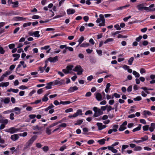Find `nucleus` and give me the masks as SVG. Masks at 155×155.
<instances>
[{"label": "nucleus", "mask_w": 155, "mask_h": 155, "mask_svg": "<svg viewBox=\"0 0 155 155\" xmlns=\"http://www.w3.org/2000/svg\"><path fill=\"white\" fill-rule=\"evenodd\" d=\"M143 129L144 131L147 130L149 129V126L147 125L144 126H143Z\"/></svg>", "instance_id": "nucleus-50"}, {"label": "nucleus", "mask_w": 155, "mask_h": 155, "mask_svg": "<svg viewBox=\"0 0 155 155\" xmlns=\"http://www.w3.org/2000/svg\"><path fill=\"white\" fill-rule=\"evenodd\" d=\"M92 114V111L91 110H88L87 111L85 114V115H87L90 114Z\"/></svg>", "instance_id": "nucleus-55"}, {"label": "nucleus", "mask_w": 155, "mask_h": 155, "mask_svg": "<svg viewBox=\"0 0 155 155\" xmlns=\"http://www.w3.org/2000/svg\"><path fill=\"white\" fill-rule=\"evenodd\" d=\"M141 125L139 124L138 127L134 129L132 131L133 132H135L139 130H140L141 128Z\"/></svg>", "instance_id": "nucleus-28"}, {"label": "nucleus", "mask_w": 155, "mask_h": 155, "mask_svg": "<svg viewBox=\"0 0 155 155\" xmlns=\"http://www.w3.org/2000/svg\"><path fill=\"white\" fill-rule=\"evenodd\" d=\"M148 137L146 135L144 136L143 137H142L141 138V139H142L141 141H145L147 140L148 139Z\"/></svg>", "instance_id": "nucleus-44"}, {"label": "nucleus", "mask_w": 155, "mask_h": 155, "mask_svg": "<svg viewBox=\"0 0 155 155\" xmlns=\"http://www.w3.org/2000/svg\"><path fill=\"white\" fill-rule=\"evenodd\" d=\"M93 110L94 112L93 115L94 117H97L103 114L102 110L100 109L98 107H94Z\"/></svg>", "instance_id": "nucleus-1"}, {"label": "nucleus", "mask_w": 155, "mask_h": 155, "mask_svg": "<svg viewBox=\"0 0 155 155\" xmlns=\"http://www.w3.org/2000/svg\"><path fill=\"white\" fill-rule=\"evenodd\" d=\"M114 27L117 30H121V28L119 25L118 24H116L114 25Z\"/></svg>", "instance_id": "nucleus-48"}, {"label": "nucleus", "mask_w": 155, "mask_h": 155, "mask_svg": "<svg viewBox=\"0 0 155 155\" xmlns=\"http://www.w3.org/2000/svg\"><path fill=\"white\" fill-rule=\"evenodd\" d=\"M84 38L83 36H81L78 40V41L79 43V45H80L84 41Z\"/></svg>", "instance_id": "nucleus-39"}, {"label": "nucleus", "mask_w": 155, "mask_h": 155, "mask_svg": "<svg viewBox=\"0 0 155 155\" xmlns=\"http://www.w3.org/2000/svg\"><path fill=\"white\" fill-rule=\"evenodd\" d=\"M0 100L2 102H4L5 104H8L10 101V98L8 97H7L5 99L1 98Z\"/></svg>", "instance_id": "nucleus-11"}, {"label": "nucleus", "mask_w": 155, "mask_h": 155, "mask_svg": "<svg viewBox=\"0 0 155 155\" xmlns=\"http://www.w3.org/2000/svg\"><path fill=\"white\" fill-rule=\"evenodd\" d=\"M152 115L151 113L148 110H144L143 112V115L145 117H146L147 115Z\"/></svg>", "instance_id": "nucleus-24"}, {"label": "nucleus", "mask_w": 155, "mask_h": 155, "mask_svg": "<svg viewBox=\"0 0 155 155\" xmlns=\"http://www.w3.org/2000/svg\"><path fill=\"white\" fill-rule=\"evenodd\" d=\"M53 86V84L51 83V82L47 83V86L45 87V88L47 89H49L51 88V86Z\"/></svg>", "instance_id": "nucleus-25"}, {"label": "nucleus", "mask_w": 155, "mask_h": 155, "mask_svg": "<svg viewBox=\"0 0 155 155\" xmlns=\"http://www.w3.org/2000/svg\"><path fill=\"white\" fill-rule=\"evenodd\" d=\"M141 99V97L140 96H137L134 99V100L135 101H139Z\"/></svg>", "instance_id": "nucleus-57"}, {"label": "nucleus", "mask_w": 155, "mask_h": 155, "mask_svg": "<svg viewBox=\"0 0 155 155\" xmlns=\"http://www.w3.org/2000/svg\"><path fill=\"white\" fill-rule=\"evenodd\" d=\"M75 12V11L74 9L69 8L67 10V12L68 15H71L74 13Z\"/></svg>", "instance_id": "nucleus-17"}, {"label": "nucleus", "mask_w": 155, "mask_h": 155, "mask_svg": "<svg viewBox=\"0 0 155 155\" xmlns=\"http://www.w3.org/2000/svg\"><path fill=\"white\" fill-rule=\"evenodd\" d=\"M13 57L15 58H19L20 57V55L19 54H15L12 55Z\"/></svg>", "instance_id": "nucleus-56"}, {"label": "nucleus", "mask_w": 155, "mask_h": 155, "mask_svg": "<svg viewBox=\"0 0 155 155\" xmlns=\"http://www.w3.org/2000/svg\"><path fill=\"white\" fill-rule=\"evenodd\" d=\"M8 46L9 49H12L15 47V45L14 44H10L8 45Z\"/></svg>", "instance_id": "nucleus-52"}, {"label": "nucleus", "mask_w": 155, "mask_h": 155, "mask_svg": "<svg viewBox=\"0 0 155 155\" xmlns=\"http://www.w3.org/2000/svg\"><path fill=\"white\" fill-rule=\"evenodd\" d=\"M1 123H2L3 124H4L6 125L7 124L8 122V121L7 119H1Z\"/></svg>", "instance_id": "nucleus-22"}, {"label": "nucleus", "mask_w": 155, "mask_h": 155, "mask_svg": "<svg viewBox=\"0 0 155 155\" xmlns=\"http://www.w3.org/2000/svg\"><path fill=\"white\" fill-rule=\"evenodd\" d=\"M78 87L76 86L70 87L68 90L69 93H72L78 90Z\"/></svg>", "instance_id": "nucleus-13"}, {"label": "nucleus", "mask_w": 155, "mask_h": 155, "mask_svg": "<svg viewBox=\"0 0 155 155\" xmlns=\"http://www.w3.org/2000/svg\"><path fill=\"white\" fill-rule=\"evenodd\" d=\"M20 110L18 107H15L12 110V112H14L16 114H18L20 113Z\"/></svg>", "instance_id": "nucleus-15"}, {"label": "nucleus", "mask_w": 155, "mask_h": 155, "mask_svg": "<svg viewBox=\"0 0 155 155\" xmlns=\"http://www.w3.org/2000/svg\"><path fill=\"white\" fill-rule=\"evenodd\" d=\"M144 5L143 4H140L136 6L137 8L140 11L145 10L148 11V12L150 11L151 9L148 7H144Z\"/></svg>", "instance_id": "nucleus-4"}, {"label": "nucleus", "mask_w": 155, "mask_h": 155, "mask_svg": "<svg viewBox=\"0 0 155 155\" xmlns=\"http://www.w3.org/2000/svg\"><path fill=\"white\" fill-rule=\"evenodd\" d=\"M5 51L2 46L0 45V53L1 54H3L5 53Z\"/></svg>", "instance_id": "nucleus-47"}, {"label": "nucleus", "mask_w": 155, "mask_h": 155, "mask_svg": "<svg viewBox=\"0 0 155 155\" xmlns=\"http://www.w3.org/2000/svg\"><path fill=\"white\" fill-rule=\"evenodd\" d=\"M133 74L136 78H139L140 77V74L139 73L135 71H134L133 72Z\"/></svg>", "instance_id": "nucleus-36"}, {"label": "nucleus", "mask_w": 155, "mask_h": 155, "mask_svg": "<svg viewBox=\"0 0 155 155\" xmlns=\"http://www.w3.org/2000/svg\"><path fill=\"white\" fill-rule=\"evenodd\" d=\"M67 146L65 145H64L63 146L60 147L59 149V150L63 152L64 150L66 148Z\"/></svg>", "instance_id": "nucleus-41"}, {"label": "nucleus", "mask_w": 155, "mask_h": 155, "mask_svg": "<svg viewBox=\"0 0 155 155\" xmlns=\"http://www.w3.org/2000/svg\"><path fill=\"white\" fill-rule=\"evenodd\" d=\"M46 68V67H45V66L43 67H39V69L38 71H40L41 73H42L44 71Z\"/></svg>", "instance_id": "nucleus-32"}, {"label": "nucleus", "mask_w": 155, "mask_h": 155, "mask_svg": "<svg viewBox=\"0 0 155 155\" xmlns=\"http://www.w3.org/2000/svg\"><path fill=\"white\" fill-rule=\"evenodd\" d=\"M49 60L51 62L55 63L58 61V57L56 56L54 57H49Z\"/></svg>", "instance_id": "nucleus-12"}, {"label": "nucleus", "mask_w": 155, "mask_h": 155, "mask_svg": "<svg viewBox=\"0 0 155 155\" xmlns=\"http://www.w3.org/2000/svg\"><path fill=\"white\" fill-rule=\"evenodd\" d=\"M42 127H39L38 125H36L33 126L32 127V129L34 130H38L39 131H41L42 130Z\"/></svg>", "instance_id": "nucleus-18"}, {"label": "nucleus", "mask_w": 155, "mask_h": 155, "mask_svg": "<svg viewBox=\"0 0 155 155\" xmlns=\"http://www.w3.org/2000/svg\"><path fill=\"white\" fill-rule=\"evenodd\" d=\"M73 70L74 71L77 72V74L80 75L82 74L83 71V70L80 65L76 66Z\"/></svg>", "instance_id": "nucleus-5"}, {"label": "nucleus", "mask_w": 155, "mask_h": 155, "mask_svg": "<svg viewBox=\"0 0 155 155\" xmlns=\"http://www.w3.org/2000/svg\"><path fill=\"white\" fill-rule=\"evenodd\" d=\"M61 123V122H60L54 123L51 124V125H50L48 127L50 128H51L57 125L59 123Z\"/></svg>", "instance_id": "nucleus-46"}, {"label": "nucleus", "mask_w": 155, "mask_h": 155, "mask_svg": "<svg viewBox=\"0 0 155 155\" xmlns=\"http://www.w3.org/2000/svg\"><path fill=\"white\" fill-rule=\"evenodd\" d=\"M126 125V121L124 122L122 125L120 126V128H119V130L120 131H122L125 129V127H123L122 125Z\"/></svg>", "instance_id": "nucleus-20"}, {"label": "nucleus", "mask_w": 155, "mask_h": 155, "mask_svg": "<svg viewBox=\"0 0 155 155\" xmlns=\"http://www.w3.org/2000/svg\"><path fill=\"white\" fill-rule=\"evenodd\" d=\"M19 91V90L18 89H14L12 88H10L7 90V91L8 92H12L14 93H17Z\"/></svg>", "instance_id": "nucleus-19"}, {"label": "nucleus", "mask_w": 155, "mask_h": 155, "mask_svg": "<svg viewBox=\"0 0 155 155\" xmlns=\"http://www.w3.org/2000/svg\"><path fill=\"white\" fill-rule=\"evenodd\" d=\"M89 45V44L88 43H84L80 45L81 47H88Z\"/></svg>", "instance_id": "nucleus-35"}, {"label": "nucleus", "mask_w": 155, "mask_h": 155, "mask_svg": "<svg viewBox=\"0 0 155 155\" xmlns=\"http://www.w3.org/2000/svg\"><path fill=\"white\" fill-rule=\"evenodd\" d=\"M62 71L65 74H68L70 73V71H68V70L67 69H64L62 70Z\"/></svg>", "instance_id": "nucleus-60"}, {"label": "nucleus", "mask_w": 155, "mask_h": 155, "mask_svg": "<svg viewBox=\"0 0 155 155\" xmlns=\"http://www.w3.org/2000/svg\"><path fill=\"white\" fill-rule=\"evenodd\" d=\"M99 17L101 18V21L102 22L99 24V26H105V20L104 15L101 14L99 15Z\"/></svg>", "instance_id": "nucleus-8"}, {"label": "nucleus", "mask_w": 155, "mask_h": 155, "mask_svg": "<svg viewBox=\"0 0 155 155\" xmlns=\"http://www.w3.org/2000/svg\"><path fill=\"white\" fill-rule=\"evenodd\" d=\"M39 31H36L34 32V36L35 37L39 38L40 36V35L39 34Z\"/></svg>", "instance_id": "nucleus-31"}, {"label": "nucleus", "mask_w": 155, "mask_h": 155, "mask_svg": "<svg viewBox=\"0 0 155 155\" xmlns=\"http://www.w3.org/2000/svg\"><path fill=\"white\" fill-rule=\"evenodd\" d=\"M94 94L96 97V98L97 100L100 101L102 100V95L100 93H95Z\"/></svg>", "instance_id": "nucleus-14"}, {"label": "nucleus", "mask_w": 155, "mask_h": 155, "mask_svg": "<svg viewBox=\"0 0 155 155\" xmlns=\"http://www.w3.org/2000/svg\"><path fill=\"white\" fill-rule=\"evenodd\" d=\"M26 18H24L23 17H15L13 18V19L16 21H23L25 20Z\"/></svg>", "instance_id": "nucleus-16"}, {"label": "nucleus", "mask_w": 155, "mask_h": 155, "mask_svg": "<svg viewBox=\"0 0 155 155\" xmlns=\"http://www.w3.org/2000/svg\"><path fill=\"white\" fill-rule=\"evenodd\" d=\"M50 48V46L49 45H46L44 47H42L41 48V50H47L49 48Z\"/></svg>", "instance_id": "nucleus-54"}, {"label": "nucleus", "mask_w": 155, "mask_h": 155, "mask_svg": "<svg viewBox=\"0 0 155 155\" xmlns=\"http://www.w3.org/2000/svg\"><path fill=\"white\" fill-rule=\"evenodd\" d=\"M66 13L64 11H63V14L57 15L54 17L53 19H56L64 16L65 14Z\"/></svg>", "instance_id": "nucleus-23"}, {"label": "nucleus", "mask_w": 155, "mask_h": 155, "mask_svg": "<svg viewBox=\"0 0 155 155\" xmlns=\"http://www.w3.org/2000/svg\"><path fill=\"white\" fill-rule=\"evenodd\" d=\"M36 117L35 114H30L29 115V117L31 119H34Z\"/></svg>", "instance_id": "nucleus-58"}, {"label": "nucleus", "mask_w": 155, "mask_h": 155, "mask_svg": "<svg viewBox=\"0 0 155 155\" xmlns=\"http://www.w3.org/2000/svg\"><path fill=\"white\" fill-rule=\"evenodd\" d=\"M51 83H52L53 84V86L57 85H60L62 84H64L65 83L64 80L63 79L60 80L59 78H58L57 80L51 82Z\"/></svg>", "instance_id": "nucleus-3"}, {"label": "nucleus", "mask_w": 155, "mask_h": 155, "mask_svg": "<svg viewBox=\"0 0 155 155\" xmlns=\"http://www.w3.org/2000/svg\"><path fill=\"white\" fill-rule=\"evenodd\" d=\"M70 102L68 101H61L60 102V104H62L63 105H65L68 104H70Z\"/></svg>", "instance_id": "nucleus-33"}, {"label": "nucleus", "mask_w": 155, "mask_h": 155, "mask_svg": "<svg viewBox=\"0 0 155 155\" xmlns=\"http://www.w3.org/2000/svg\"><path fill=\"white\" fill-rule=\"evenodd\" d=\"M96 125L99 130H101L106 127V125H103V124L101 123L97 122V123Z\"/></svg>", "instance_id": "nucleus-9"}, {"label": "nucleus", "mask_w": 155, "mask_h": 155, "mask_svg": "<svg viewBox=\"0 0 155 155\" xmlns=\"http://www.w3.org/2000/svg\"><path fill=\"white\" fill-rule=\"evenodd\" d=\"M40 18V17L39 16L36 15H34L32 17V18L34 19H38Z\"/></svg>", "instance_id": "nucleus-51"}, {"label": "nucleus", "mask_w": 155, "mask_h": 155, "mask_svg": "<svg viewBox=\"0 0 155 155\" xmlns=\"http://www.w3.org/2000/svg\"><path fill=\"white\" fill-rule=\"evenodd\" d=\"M106 140L103 138L102 139L99 140L97 141V142L100 145H103L105 143Z\"/></svg>", "instance_id": "nucleus-21"}, {"label": "nucleus", "mask_w": 155, "mask_h": 155, "mask_svg": "<svg viewBox=\"0 0 155 155\" xmlns=\"http://www.w3.org/2000/svg\"><path fill=\"white\" fill-rule=\"evenodd\" d=\"M42 149L45 152H46L49 150V148L47 146H45L42 148Z\"/></svg>", "instance_id": "nucleus-40"}, {"label": "nucleus", "mask_w": 155, "mask_h": 155, "mask_svg": "<svg viewBox=\"0 0 155 155\" xmlns=\"http://www.w3.org/2000/svg\"><path fill=\"white\" fill-rule=\"evenodd\" d=\"M20 130V129L14 127H10L8 129H6L5 131L6 132H8L11 134H12L18 132H19Z\"/></svg>", "instance_id": "nucleus-2"}, {"label": "nucleus", "mask_w": 155, "mask_h": 155, "mask_svg": "<svg viewBox=\"0 0 155 155\" xmlns=\"http://www.w3.org/2000/svg\"><path fill=\"white\" fill-rule=\"evenodd\" d=\"M96 52L99 55L101 56L102 55V51L101 50H97Z\"/></svg>", "instance_id": "nucleus-61"}, {"label": "nucleus", "mask_w": 155, "mask_h": 155, "mask_svg": "<svg viewBox=\"0 0 155 155\" xmlns=\"http://www.w3.org/2000/svg\"><path fill=\"white\" fill-rule=\"evenodd\" d=\"M48 94H46L45 95L44 97L42 98L41 101H47L48 100Z\"/></svg>", "instance_id": "nucleus-27"}, {"label": "nucleus", "mask_w": 155, "mask_h": 155, "mask_svg": "<svg viewBox=\"0 0 155 155\" xmlns=\"http://www.w3.org/2000/svg\"><path fill=\"white\" fill-rule=\"evenodd\" d=\"M41 100H38L35 101L34 102H31V104H38L41 102Z\"/></svg>", "instance_id": "nucleus-43"}, {"label": "nucleus", "mask_w": 155, "mask_h": 155, "mask_svg": "<svg viewBox=\"0 0 155 155\" xmlns=\"http://www.w3.org/2000/svg\"><path fill=\"white\" fill-rule=\"evenodd\" d=\"M15 76L13 75H11L9 76L8 79L9 80H12L14 78Z\"/></svg>", "instance_id": "nucleus-64"}, {"label": "nucleus", "mask_w": 155, "mask_h": 155, "mask_svg": "<svg viewBox=\"0 0 155 155\" xmlns=\"http://www.w3.org/2000/svg\"><path fill=\"white\" fill-rule=\"evenodd\" d=\"M50 128L48 127L46 129V133L48 135H50L51 134V130L50 129Z\"/></svg>", "instance_id": "nucleus-26"}, {"label": "nucleus", "mask_w": 155, "mask_h": 155, "mask_svg": "<svg viewBox=\"0 0 155 155\" xmlns=\"http://www.w3.org/2000/svg\"><path fill=\"white\" fill-rule=\"evenodd\" d=\"M37 137L36 135L33 136L27 142L26 146L27 147L30 146L37 138Z\"/></svg>", "instance_id": "nucleus-6"}, {"label": "nucleus", "mask_w": 155, "mask_h": 155, "mask_svg": "<svg viewBox=\"0 0 155 155\" xmlns=\"http://www.w3.org/2000/svg\"><path fill=\"white\" fill-rule=\"evenodd\" d=\"M114 41V39L112 38H109L107 39L106 41L104 42V44H107L109 42L112 41Z\"/></svg>", "instance_id": "nucleus-38"}, {"label": "nucleus", "mask_w": 155, "mask_h": 155, "mask_svg": "<svg viewBox=\"0 0 155 155\" xmlns=\"http://www.w3.org/2000/svg\"><path fill=\"white\" fill-rule=\"evenodd\" d=\"M73 109L71 108H69L66 109L65 110V112L66 113L71 112L73 111Z\"/></svg>", "instance_id": "nucleus-63"}, {"label": "nucleus", "mask_w": 155, "mask_h": 155, "mask_svg": "<svg viewBox=\"0 0 155 155\" xmlns=\"http://www.w3.org/2000/svg\"><path fill=\"white\" fill-rule=\"evenodd\" d=\"M83 121V119L77 121V122L74 123L75 125H80L82 124Z\"/></svg>", "instance_id": "nucleus-29"}, {"label": "nucleus", "mask_w": 155, "mask_h": 155, "mask_svg": "<svg viewBox=\"0 0 155 155\" xmlns=\"http://www.w3.org/2000/svg\"><path fill=\"white\" fill-rule=\"evenodd\" d=\"M31 24V22L25 23L23 24V27L24 28H25L27 26H30Z\"/></svg>", "instance_id": "nucleus-37"}, {"label": "nucleus", "mask_w": 155, "mask_h": 155, "mask_svg": "<svg viewBox=\"0 0 155 155\" xmlns=\"http://www.w3.org/2000/svg\"><path fill=\"white\" fill-rule=\"evenodd\" d=\"M120 32V31H116L114 33H112L111 35L113 36V37H114L116 35H117Z\"/></svg>", "instance_id": "nucleus-53"}, {"label": "nucleus", "mask_w": 155, "mask_h": 155, "mask_svg": "<svg viewBox=\"0 0 155 155\" xmlns=\"http://www.w3.org/2000/svg\"><path fill=\"white\" fill-rule=\"evenodd\" d=\"M78 114V115H82V111L81 109H78V110L77 112Z\"/></svg>", "instance_id": "nucleus-62"}, {"label": "nucleus", "mask_w": 155, "mask_h": 155, "mask_svg": "<svg viewBox=\"0 0 155 155\" xmlns=\"http://www.w3.org/2000/svg\"><path fill=\"white\" fill-rule=\"evenodd\" d=\"M19 136L18 134L12 135L10 138L13 141H15L19 139Z\"/></svg>", "instance_id": "nucleus-10"}, {"label": "nucleus", "mask_w": 155, "mask_h": 155, "mask_svg": "<svg viewBox=\"0 0 155 155\" xmlns=\"http://www.w3.org/2000/svg\"><path fill=\"white\" fill-rule=\"evenodd\" d=\"M134 60V58L133 57H131L128 60V64L129 65H131Z\"/></svg>", "instance_id": "nucleus-30"}, {"label": "nucleus", "mask_w": 155, "mask_h": 155, "mask_svg": "<svg viewBox=\"0 0 155 155\" xmlns=\"http://www.w3.org/2000/svg\"><path fill=\"white\" fill-rule=\"evenodd\" d=\"M142 149V147L140 146L135 147L134 148V151H140Z\"/></svg>", "instance_id": "nucleus-45"}, {"label": "nucleus", "mask_w": 155, "mask_h": 155, "mask_svg": "<svg viewBox=\"0 0 155 155\" xmlns=\"http://www.w3.org/2000/svg\"><path fill=\"white\" fill-rule=\"evenodd\" d=\"M12 4L13 5V7H18V1L12 2Z\"/></svg>", "instance_id": "nucleus-34"}, {"label": "nucleus", "mask_w": 155, "mask_h": 155, "mask_svg": "<svg viewBox=\"0 0 155 155\" xmlns=\"http://www.w3.org/2000/svg\"><path fill=\"white\" fill-rule=\"evenodd\" d=\"M73 68V66L72 65L68 66L67 67V69L68 70V71H70Z\"/></svg>", "instance_id": "nucleus-49"}, {"label": "nucleus", "mask_w": 155, "mask_h": 155, "mask_svg": "<svg viewBox=\"0 0 155 155\" xmlns=\"http://www.w3.org/2000/svg\"><path fill=\"white\" fill-rule=\"evenodd\" d=\"M12 73V72L10 71H6L5 73L3 74L0 78V82L3 81L4 80L5 78L7 77L8 75L11 74Z\"/></svg>", "instance_id": "nucleus-7"}, {"label": "nucleus", "mask_w": 155, "mask_h": 155, "mask_svg": "<svg viewBox=\"0 0 155 155\" xmlns=\"http://www.w3.org/2000/svg\"><path fill=\"white\" fill-rule=\"evenodd\" d=\"M42 146V145L40 143H36V147L38 148H40Z\"/></svg>", "instance_id": "nucleus-59"}, {"label": "nucleus", "mask_w": 155, "mask_h": 155, "mask_svg": "<svg viewBox=\"0 0 155 155\" xmlns=\"http://www.w3.org/2000/svg\"><path fill=\"white\" fill-rule=\"evenodd\" d=\"M27 134L28 133L27 132H24L23 133L18 134V135H19V136H22L23 137H25L27 135Z\"/></svg>", "instance_id": "nucleus-42"}]
</instances>
